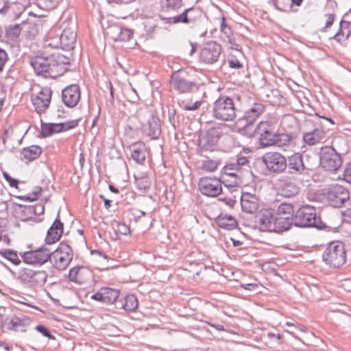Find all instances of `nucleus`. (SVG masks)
Listing matches in <instances>:
<instances>
[{"mask_svg": "<svg viewBox=\"0 0 351 351\" xmlns=\"http://www.w3.org/2000/svg\"><path fill=\"white\" fill-rule=\"evenodd\" d=\"M221 178L203 177L199 180V189L202 194L208 197H217L222 191Z\"/></svg>", "mask_w": 351, "mask_h": 351, "instance_id": "18", "label": "nucleus"}, {"mask_svg": "<svg viewBox=\"0 0 351 351\" xmlns=\"http://www.w3.org/2000/svg\"><path fill=\"white\" fill-rule=\"evenodd\" d=\"M234 97L235 96L220 95L213 104V117L221 121H234L237 111Z\"/></svg>", "mask_w": 351, "mask_h": 351, "instance_id": "5", "label": "nucleus"}, {"mask_svg": "<svg viewBox=\"0 0 351 351\" xmlns=\"http://www.w3.org/2000/svg\"><path fill=\"white\" fill-rule=\"evenodd\" d=\"M241 206L243 212L255 214L259 210L260 200L255 194L243 192L241 196Z\"/></svg>", "mask_w": 351, "mask_h": 351, "instance_id": "25", "label": "nucleus"}, {"mask_svg": "<svg viewBox=\"0 0 351 351\" xmlns=\"http://www.w3.org/2000/svg\"><path fill=\"white\" fill-rule=\"evenodd\" d=\"M319 161L321 166L328 171H337L342 165V158L332 146H324L320 149Z\"/></svg>", "mask_w": 351, "mask_h": 351, "instance_id": "11", "label": "nucleus"}, {"mask_svg": "<svg viewBox=\"0 0 351 351\" xmlns=\"http://www.w3.org/2000/svg\"><path fill=\"white\" fill-rule=\"evenodd\" d=\"M228 64L230 68L232 69H239L243 68V64L236 58L235 56L230 54L228 58Z\"/></svg>", "mask_w": 351, "mask_h": 351, "instance_id": "55", "label": "nucleus"}, {"mask_svg": "<svg viewBox=\"0 0 351 351\" xmlns=\"http://www.w3.org/2000/svg\"><path fill=\"white\" fill-rule=\"evenodd\" d=\"M313 129L303 133L302 139L309 146L323 143L326 137V132L321 121H312Z\"/></svg>", "mask_w": 351, "mask_h": 351, "instance_id": "19", "label": "nucleus"}, {"mask_svg": "<svg viewBox=\"0 0 351 351\" xmlns=\"http://www.w3.org/2000/svg\"><path fill=\"white\" fill-rule=\"evenodd\" d=\"M35 329L44 337L49 338V339H55V337L51 333L49 330L43 325H38L35 327Z\"/></svg>", "mask_w": 351, "mask_h": 351, "instance_id": "60", "label": "nucleus"}, {"mask_svg": "<svg viewBox=\"0 0 351 351\" xmlns=\"http://www.w3.org/2000/svg\"><path fill=\"white\" fill-rule=\"evenodd\" d=\"M326 19L325 25L320 28L321 32H326L328 29L331 27L335 20V14L334 13H327L324 14Z\"/></svg>", "mask_w": 351, "mask_h": 351, "instance_id": "54", "label": "nucleus"}, {"mask_svg": "<svg viewBox=\"0 0 351 351\" xmlns=\"http://www.w3.org/2000/svg\"><path fill=\"white\" fill-rule=\"evenodd\" d=\"M261 161L271 174L284 173L287 167V158L278 152H268L261 156Z\"/></svg>", "mask_w": 351, "mask_h": 351, "instance_id": "10", "label": "nucleus"}, {"mask_svg": "<svg viewBox=\"0 0 351 351\" xmlns=\"http://www.w3.org/2000/svg\"><path fill=\"white\" fill-rule=\"evenodd\" d=\"M220 39L225 45L230 49L242 52V48L239 42L244 36L240 34H234L230 26L226 23V18L221 16L220 19Z\"/></svg>", "mask_w": 351, "mask_h": 351, "instance_id": "13", "label": "nucleus"}, {"mask_svg": "<svg viewBox=\"0 0 351 351\" xmlns=\"http://www.w3.org/2000/svg\"><path fill=\"white\" fill-rule=\"evenodd\" d=\"M119 296V289L110 287H102L93 294L90 298L107 306L114 304L117 306Z\"/></svg>", "mask_w": 351, "mask_h": 351, "instance_id": "17", "label": "nucleus"}, {"mask_svg": "<svg viewBox=\"0 0 351 351\" xmlns=\"http://www.w3.org/2000/svg\"><path fill=\"white\" fill-rule=\"evenodd\" d=\"M202 105V101H197L193 104H186V105L183 106V108L185 110H195L198 109L200 106Z\"/></svg>", "mask_w": 351, "mask_h": 351, "instance_id": "62", "label": "nucleus"}, {"mask_svg": "<svg viewBox=\"0 0 351 351\" xmlns=\"http://www.w3.org/2000/svg\"><path fill=\"white\" fill-rule=\"evenodd\" d=\"M278 181L282 196L291 198L299 194L300 187L293 177L283 176Z\"/></svg>", "mask_w": 351, "mask_h": 351, "instance_id": "21", "label": "nucleus"}, {"mask_svg": "<svg viewBox=\"0 0 351 351\" xmlns=\"http://www.w3.org/2000/svg\"><path fill=\"white\" fill-rule=\"evenodd\" d=\"M42 187L36 186L32 194L26 196H20L19 198L25 200L34 201L38 199L39 195L41 193Z\"/></svg>", "mask_w": 351, "mask_h": 351, "instance_id": "56", "label": "nucleus"}, {"mask_svg": "<svg viewBox=\"0 0 351 351\" xmlns=\"http://www.w3.org/2000/svg\"><path fill=\"white\" fill-rule=\"evenodd\" d=\"M249 162V160L245 156H238L235 160H232L229 162L228 167H234V168H237L240 171L242 170V167L244 165H247Z\"/></svg>", "mask_w": 351, "mask_h": 351, "instance_id": "52", "label": "nucleus"}, {"mask_svg": "<svg viewBox=\"0 0 351 351\" xmlns=\"http://www.w3.org/2000/svg\"><path fill=\"white\" fill-rule=\"evenodd\" d=\"M62 125L60 123H41L40 135L42 137L46 138L53 135V134L62 132Z\"/></svg>", "mask_w": 351, "mask_h": 351, "instance_id": "42", "label": "nucleus"}, {"mask_svg": "<svg viewBox=\"0 0 351 351\" xmlns=\"http://www.w3.org/2000/svg\"><path fill=\"white\" fill-rule=\"evenodd\" d=\"M293 226H294L293 217L275 215L273 232L282 233L289 230Z\"/></svg>", "mask_w": 351, "mask_h": 351, "instance_id": "35", "label": "nucleus"}, {"mask_svg": "<svg viewBox=\"0 0 351 351\" xmlns=\"http://www.w3.org/2000/svg\"><path fill=\"white\" fill-rule=\"evenodd\" d=\"M31 324V319L25 315H13L8 323L7 329L15 332H26L27 328Z\"/></svg>", "mask_w": 351, "mask_h": 351, "instance_id": "30", "label": "nucleus"}, {"mask_svg": "<svg viewBox=\"0 0 351 351\" xmlns=\"http://www.w3.org/2000/svg\"><path fill=\"white\" fill-rule=\"evenodd\" d=\"M170 84L174 90L179 94L193 93L199 89L194 73L186 69L174 71L171 76Z\"/></svg>", "mask_w": 351, "mask_h": 351, "instance_id": "2", "label": "nucleus"}, {"mask_svg": "<svg viewBox=\"0 0 351 351\" xmlns=\"http://www.w3.org/2000/svg\"><path fill=\"white\" fill-rule=\"evenodd\" d=\"M125 97L128 101L132 104H138L140 101V97L137 94L136 90L131 87L128 90H126Z\"/></svg>", "mask_w": 351, "mask_h": 351, "instance_id": "53", "label": "nucleus"}, {"mask_svg": "<svg viewBox=\"0 0 351 351\" xmlns=\"http://www.w3.org/2000/svg\"><path fill=\"white\" fill-rule=\"evenodd\" d=\"M294 226L298 228H316L322 230L326 227L319 216L317 215L314 206L304 205L295 210Z\"/></svg>", "mask_w": 351, "mask_h": 351, "instance_id": "4", "label": "nucleus"}, {"mask_svg": "<svg viewBox=\"0 0 351 351\" xmlns=\"http://www.w3.org/2000/svg\"><path fill=\"white\" fill-rule=\"evenodd\" d=\"M32 208V215L33 217H36V215H41L44 214L45 212V203L39 202L34 205H31Z\"/></svg>", "mask_w": 351, "mask_h": 351, "instance_id": "59", "label": "nucleus"}, {"mask_svg": "<svg viewBox=\"0 0 351 351\" xmlns=\"http://www.w3.org/2000/svg\"><path fill=\"white\" fill-rule=\"evenodd\" d=\"M278 120L270 119L260 121L252 132L250 136H257L258 141L261 147H272L278 132Z\"/></svg>", "mask_w": 351, "mask_h": 351, "instance_id": "6", "label": "nucleus"}, {"mask_svg": "<svg viewBox=\"0 0 351 351\" xmlns=\"http://www.w3.org/2000/svg\"><path fill=\"white\" fill-rule=\"evenodd\" d=\"M295 210L293 206L288 203H281L277 208L275 215L293 217Z\"/></svg>", "mask_w": 351, "mask_h": 351, "instance_id": "47", "label": "nucleus"}, {"mask_svg": "<svg viewBox=\"0 0 351 351\" xmlns=\"http://www.w3.org/2000/svg\"><path fill=\"white\" fill-rule=\"evenodd\" d=\"M29 64L37 75L56 78L67 71L70 59L59 53L48 56L37 55L30 58Z\"/></svg>", "mask_w": 351, "mask_h": 351, "instance_id": "1", "label": "nucleus"}, {"mask_svg": "<svg viewBox=\"0 0 351 351\" xmlns=\"http://www.w3.org/2000/svg\"><path fill=\"white\" fill-rule=\"evenodd\" d=\"M274 210L263 208L256 215V223L261 232H273L274 224Z\"/></svg>", "mask_w": 351, "mask_h": 351, "instance_id": "20", "label": "nucleus"}, {"mask_svg": "<svg viewBox=\"0 0 351 351\" xmlns=\"http://www.w3.org/2000/svg\"><path fill=\"white\" fill-rule=\"evenodd\" d=\"M161 9L167 12H177L183 6L182 0H160Z\"/></svg>", "mask_w": 351, "mask_h": 351, "instance_id": "43", "label": "nucleus"}, {"mask_svg": "<svg viewBox=\"0 0 351 351\" xmlns=\"http://www.w3.org/2000/svg\"><path fill=\"white\" fill-rule=\"evenodd\" d=\"M322 260L330 267L338 268L346 261V252L341 241H333L328 244L322 254Z\"/></svg>", "mask_w": 351, "mask_h": 351, "instance_id": "7", "label": "nucleus"}, {"mask_svg": "<svg viewBox=\"0 0 351 351\" xmlns=\"http://www.w3.org/2000/svg\"><path fill=\"white\" fill-rule=\"evenodd\" d=\"M79 119L69 120L66 122L59 123L62 125V132H65L69 130L73 129L79 125Z\"/></svg>", "mask_w": 351, "mask_h": 351, "instance_id": "58", "label": "nucleus"}, {"mask_svg": "<svg viewBox=\"0 0 351 351\" xmlns=\"http://www.w3.org/2000/svg\"><path fill=\"white\" fill-rule=\"evenodd\" d=\"M115 231L117 234L122 235H128L130 233V227L125 223H118Z\"/></svg>", "mask_w": 351, "mask_h": 351, "instance_id": "61", "label": "nucleus"}, {"mask_svg": "<svg viewBox=\"0 0 351 351\" xmlns=\"http://www.w3.org/2000/svg\"><path fill=\"white\" fill-rule=\"evenodd\" d=\"M22 261L30 265H43L50 261L52 255L51 250L43 245L36 250L20 253Z\"/></svg>", "mask_w": 351, "mask_h": 351, "instance_id": "14", "label": "nucleus"}, {"mask_svg": "<svg viewBox=\"0 0 351 351\" xmlns=\"http://www.w3.org/2000/svg\"><path fill=\"white\" fill-rule=\"evenodd\" d=\"M221 51L222 47L217 41L207 42L200 49L199 60L205 64H214L218 62Z\"/></svg>", "mask_w": 351, "mask_h": 351, "instance_id": "15", "label": "nucleus"}, {"mask_svg": "<svg viewBox=\"0 0 351 351\" xmlns=\"http://www.w3.org/2000/svg\"><path fill=\"white\" fill-rule=\"evenodd\" d=\"M48 274L46 271L39 270L34 271L31 282L32 286L43 287L47 282Z\"/></svg>", "mask_w": 351, "mask_h": 351, "instance_id": "45", "label": "nucleus"}, {"mask_svg": "<svg viewBox=\"0 0 351 351\" xmlns=\"http://www.w3.org/2000/svg\"><path fill=\"white\" fill-rule=\"evenodd\" d=\"M21 32V23L16 24L14 25H11L6 29L5 35L9 39L14 40L19 38Z\"/></svg>", "mask_w": 351, "mask_h": 351, "instance_id": "50", "label": "nucleus"}, {"mask_svg": "<svg viewBox=\"0 0 351 351\" xmlns=\"http://www.w3.org/2000/svg\"><path fill=\"white\" fill-rule=\"evenodd\" d=\"M190 12L199 14V9L193 7L186 8L180 14L169 18V22L173 24H194L197 20V16H190Z\"/></svg>", "mask_w": 351, "mask_h": 351, "instance_id": "31", "label": "nucleus"}, {"mask_svg": "<svg viewBox=\"0 0 351 351\" xmlns=\"http://www.w3.org/2000/svg\"><path fill=\"white\" fill-rule=\"evenodd\" d=\"M143 132L151 140L158 139L161 134V123L158 116L151 113L146 125L143 127Z\"/></svg>", "mask_w": 351, "mask_h": 351, "instance_id": "27", "label": "nucleus"}, {"mask_svg": "<svg viewBox=\"0 0 351 351\" xmlns=\"http://www.w3.org/2000/svg\"><path fill=\"white\" fill-rule=\"evenodd\" d=\"M265 106L262 103H254L244 112L242 120L246 121L245 126L252 125L257 119L265 112Z\"/></svg>", "mask_w": 351, "mask_h": 351, "instance_id": "32", "label": "nucleus"}, {"mask_svg": "<svg viewBox=\"0 0 351 351\" xmlns=\"http://www.w3.org/2000/svg\"><path fill=\"white\" fill-rule=\"evenodd\" d=\"M69 280L78 285H83L93 278L90 269L84 266H76L69 270Z\"/></svg>", "mask_w": 351, "mask_h": 351, "instance_id": "24", "label": "nucleus"}, {"mask_svg": "<svg viewBox=\"0 0 351 351\" xmlns=\"http://www.w3.org/2000/svg\"><path fill=\"white\" fill-rule=\"evenodd\" d=\"M53 91L51 88L45 86L40 88L36 94H32L31 101L35 111L41 114L49 108Z\"/></svg>", "mask_w": 351, "mask_h": 351, "instance_id": "16", "label": "nucleus"}, {"mask_svg": "<svg viewBox=\"0 0 351 351\" xmlns=\"http://www.w3.org/2000/svg\"><path fill=\"white\" fill-rule=\"evenodd\" d=\"M81 96L80 87L77 84L65 87L62 91V100L68 108H73L79 103Z\"/></svg>", "mask_w": 351, "mask_h": 351, "instance_id": "23", "label": "nucleus"}, {"mask_svg": "<svg viewBox=\"0 0 351 351\" xmlns=\"http://www.w3.org/2000/svg\"><path fill=\"white\" fill-rule=\"evenodd\" d=\"M138 306V301L134 294H128L123 298V301H120L119 306L117 305V308H123L127 312H134Z\"/></svg>", "mask_w": 351, "mask_h": 351, "instance_id": "39", "label": "nucleus"}, {"mask_svg": "<svg viewBox=\"0 0 351 351\" xmlns=\"http://www.w3.org/2000/svg\"><path fill=\"white\" fill-rule=\"evenodd\" d=\"M112 31L114 32L113 38L114 40L127 42L133 36V32L129 28L117 26L112 28Z\"/></svg>", "mask_w": 351, "mask_h": 351, "instance_id": "41", "label": "nucleus"}, {"mask_svg": "<svg viewBox=\"0 0 351 351\" xmlns=\"http://www.w3.org/2000/svg\"><path fill=\"white\" fill-rule=\"evenodd\" d=\"M77 33L74 27L65 26L62 30L60 28L51 29L48 34V45L52 48H60L69 51L75 47Z\"/></svg>", "mask_w": 351, "mask_h": 351, "instance_id": "3", "label": "nucleus"}, {"mask_svg": "<svg viewBox=\"0 0 351 351\" xmlns=\"http://www.w3.org/2000/svg\"><path fill=\"white\" fill-rule=\"evenodd\" d=\"M219 165V162L213 160H208L204 162L203 163V169L207 171H215Z\"/></svg>", "mask_w": 351, "mask_h": 351, "instance_id": "57", "label": "nucleus"}, {"mask_svg": "<svg viewBox=\"0 0 351 351\" xmlns=\"http://www.w3.org/2000/svg\"><path fill=\"white\" fill-rule=\"evenodd\" d=\"M288 173L290 175H302L306 167L304 165L303 156L300 153H294L287 159Z\"/></svg>", "mask_w": 351, "mask_h": 351, "instance_id": "28", "label": "nucleus"}, {"mask_svg": "<svg viewBox=\"0 0 351 351\" xmlns=\"http://www.w3.org/2000/svg\"><path fill=\"white\" fill-rule=\"evenodd\" d=\"M62 0H36L38 7L44 10H51L56 8Z\"/></svg>", "mask_w": 351, "mask_h": 351, "instance_id": "49", "label": "nucleus"}, {"mask_svg": "<svg viewBox=\"0 0 351 351\" xmlns=\"http://www.w3.org/2000/svg\"><path fill=\"white\" fill-rule=\"evenodd\" d=\"M168 119L173 129L176 130L177 125L179 123V116L177 115V112L173 107L168 108Z\"/></svg>", "mask_w": 351, "mask_h": 351, "instance_id": "51", "label": "nucleus"}, {"mask_svg": "<svg viewBox=\"0 0 351 351\" xmlns=\"http://www.w3.org/2000/svg\"><path fill=\"white\" fill-rule=\"evenodd\" d=\"M293 140V135L291 134L277 132L276 137L275 138V143L273 146L285 147L291 144Z\"/></svg>", "mask_w": 351, "mask_h": 351, "instance_id": "46", "label": "nucleus"}, {"mask_svg": "<svg viewBox=\"0 0 351 351\" xmlns=\"http://www.w3.org/2000/svg\"><path fill=\"white\" fill-rule=\"evenodd\" d=\"M43 152V149L40 146L32 145L25 147L21 152V159L26 160L27 162L33 161L37 159Z\"/></svg>", "mask_w": 351, "mask_h": 351, "instance_id": "38", "label": "nucleus"}, {"mask_svg": "<svg viewBox=\"0 0 351 351\" xmlns=\"http://www.w3.org/2000/svg\"><path fill=\"white\" fill-rule=\"evenodd\" d=\"M21 28L22 33L29 40L34 39L39 32L38 24L32 21H23L21 23Z\"/></svg>", "mask_w": 351, "mask_h": 351, "instance_id": "40", "label": "nucleus"}, {"mask_svg": "<svg viewBox=\"0 0 351 351\" xmlns=\"http://www.w3.org/2000/svg\"><path fill=\"white\" fill-rule=\"evenodd\" d=\"M50 262L58 270H64L71 262L73 252L67 241H62L55 250H51Z\"/></svg>", "mask_w": 351, "mask_h": 351, "instance_id": "9", "label": "nucleus"}, {"mask_svg": "<svg viewBox=\"0 0 351 351\" xmlns=\"http://www.w3.org/2000/svg\"><path fill=\"white\" fill-rule=\"evenodd\" d=\"M34 270L29 268L20 269L18 272L17 280L20 282L31 285Z\"/></svg>", "mask_w": 351, "mask_h": 351, "instance_id": "48", "label": "nucleus"}, {"mask_svg": "<svg viewBox=\"0 0 351 351\" xmlns=\"http://www.w3.org/2000/svg\"><path fill=\"white\" fill-rule=\"evenodd\" d=\"M322 194L328 204L334 208L341 207L350 199L348 189L338 184L323 189Z\"/></svg>", "mask_w": 351, "mask_h": 351, "instance_id": "8", "label": "nucleus"}, {"mask_svg": "<svg viewBox=\"0 0 351 351\" xmlns=\"http://www.w3.org/2000/svg\"><path fill=\"white\" fill-rule=\"evenodd\" d=\"M8 54L4 49H0V71L3 70V68L7 62Z\"/></svg>", "mask_w": 351, "mask_h": 351, "instance_id": "63", "label": "nucleus"}, {"mask_svg": "<svg viewBox=\"0 0 351 351\" xmlns=\"http://www.w3.org/2000/svg\"><path fill=\"white\" fill-rule=\"evenodd\" d=\"M351 34V21L341 20L339 23V28L337 32L332 36V39L336 40L341 46L347 45V40Z\"/></svg>", "mask_w": 351, "mask_h": 351, "instance_id": "34", "label": "nucleus"}, {"mask_svg": "<svg viewBox=\"0 0 351 351\" xmlns=\"http://www.w3.org/2000/svg\"><path fill=\"white\" fill-rule=\"evenodd\" d=\"M128 149L130 151L131 158L138 164L143 165L145 161L147 147L142 141H136L131 144Z\"/></svg>", "mask_w": 351, "mask_h": 351, "instance_id": "33", "label": "nucleus"}, {"mask_svg": "<svg viewBox=\"0 0 351 351\" xmlns=\"http://www.w3.org/2000/svg\"><path fill=\"white\" fill-rule=\"evenodd\" d=\"M222 133V129L220 127H212L208 129L204 136L199 139L197 147V153L201 156H204L205 152H213Z\"/></svg>", "mask_w": 351, "mask_h": 351, "instance_id": "12", "label": "nucleus"}, {"mask_svg": "<svg viewBox=\"0 0 351 351\" xmlns=\"http://www.w3.org/2000/svg\"><path fill=\"white\" fill-rule=\"evenodd\" d=\"M133 219L136 223L140 221L141 218L146 215L145 212L140 210H135L132 213Z\"/></svg>", "mask_w": 351, "mask_h": 351, "instance_id": "64", "label": "nucleus"}, {"mask_svg": "<svg viewBox=\"0 0 351 351\" xmlns=\"http://www.w3.org/2000/svg\"><path fill=\"white\" fill-rule=\"evenodd\" d=\"M63 230L64 223L61 221L58 213L56 218L47 230L45 239L46 244H53L58 241L63 234Z\"/></svg>", "mask_w": 351, "mask_h": 351, "instance_id": "26", "label": "nucleus"}, {"mask_svg": "<svg viewBox=\"0 0 351 351\" xmlns=\"http://www.w3.org/2000/svg\"><path fill=\"white\" fill-rule=\"evenodd\" d=\"M12 211L14 216L22 221H32L38 222L41 220H36V217H33L32 215V206L28 205H23L17 203H13L12 204Z\"/></svg>", "mask_w": 351, "mask_h": 351, "instance_id": "29", "label": "nucleus"}, {"mask_svg": "<svg viewBox=\"0 0 351 351\" xmlns=\"http://www.w3.org/2000/svg\"><path fill=\"white\" fill-rule=\"evenodd\" d=\"M134 184L136 189L142 193L149 191L152 186V180L147 173H140L134 176Z\"/></svg>", "mask_w": 351, "mask_h": 351, "instance_id": "37", "label": "nucleus"}, {"mask_svg": "<svg viewBox=\"0 0 351 351\" xmlns=\"http://www.w3.org/2000/svg\"><path fill=\"white\" fill-rule=\"evenodd\" d=\"M228 166L229 162L222 169L221 180L226 186L233 188L237 186L241 182L242 173L237 168Z\"/></svg>", "mask_w": 351, "mask_h": 351, "instance_id": "22", "label": "nucleus"}, {"mask_svg": "<svg viewBox=\"0 0 351 351\" xmlns=\"http://www.w3.org/2000/svg\"><path fill=\"white\" fill-rule=\"evenodd\" d=\"M0 256L11 262L14 265H19L21 263L16 251L12 249L0 250Z\"/></svg>", "mask_w": 351, "mask_h": 351, "instance_id": "44", "label": "nucleus"}, {"mask_svg": "<svg viewBox=\"0 0 351 351\" xmlns=\"http://www.w3.org/2000/svg\"><path fill=\"white\" fill-rule=\"evenodd\" d=\"M215 221L219 228L227 230H232L238 226L237 219L228 214L221 213L215 219Z\"/></svg>", "mask_w": 351, "mask_h": 351, "instance_id": "36", "label": "nucleus"}]
</instances>
